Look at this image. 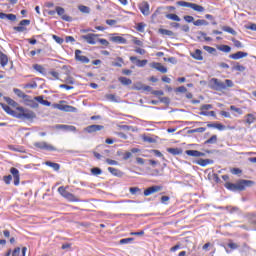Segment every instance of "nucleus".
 <instances>
[{
	"label": "nucleus",
	"mask_w": 256,
	"mask_h": 256,
	"mask_svg": "<svg viewBox=\"0 0 256 256\" xmlns=\"http://www.w3.org/2000/svg\"><path fill=\"white\" fill-rule=\"evenodd\" d=\"M213 163V160L210 159H202L196 161V165H200V167H207V165H211Z\"/></svg>",
	"instance_id": "27"
},
{
	"label": "nucleus",
	"mask_w": 256,
	"mask_h": 256,
	"mask_svg": "<svg viewBox=\"0 0 256 256\" xmlns=\"http://www.w3.org/2000/svg\"><path fill=\"white\" fill-rule=\"evenodd\" d=\"M185 153L189 157H205V153L198 150H186Z\"/></svg>",
	"instance_id": "23"
},
{
	"label": "nucleus",
	"mask_w": 256,
	"mask_h": 256,
	"mask_svg": "<svg viewBox=\"0 0 256 256\" xmlns=\"http://www.w3.org/2000/svg\"><path fill=\"white\" fill-rule=\"evenodd\" d=\"M97 43H100V45H103V47H109V41H107V39L98 38Z\"/></svg>",
	"instance_id": "48"
},
{
	"label": "nucleus",
	"mask_w": 256,
	"mask_h": 256,
	"mask_svg": "<svg viewBox=\"0 0 256 256\" xmlns=\"http://www.w3.org/2000/svg\"><path fill=\"white\" fill-rule=\"evenodd\" d=\"M31 25V20H21L18 24V26H14L13 30L16 31V33H26L27 27Z\"/></svg>",
	"instance_id": "8"
},
{
	"label": "nucleus",
	"mask_w": 256,
	"mask_h": 256,
	"mask_svg": "<svg viewBox=\"0 0 256 256\" xmlns=\"http://www.w3.org/2000/svg\"><path fill=\"white\" fill-rule=\"evenodd\" d=\"M14 93H16V95H18V97H21L22 99H25V97H27V95L19 89H14Z\"/></svg>",
	"instance_id": "52"
},
{
	"label": "nucleus",
	"mask_w": 256,
	"mask_h": 256,
	"mask_svg": "<svg viewBox=\"0 0 256 256\" xmlns=\"http://www.w3.org/2000/svg\"><path fill=\"white\" fill-rule=\"evenodd\" d=\"M191 57L196 59V61H203V52L200 49H196L193 53H191Z\"/></svg>",
	"instance_id": "25"
},
{
	"label": "nucleus",
	"mask_w": 256,
	"mask_h": 256,
	"mask_svg": "<svg viewBox=\"0 0 256 256\" xmlns=\"http://www.w3.org/2000/svg\"><path fill=\"white\" fill-rule=\"evenodd\" d=\"M24 89H37V82H30L25 84Z\"/></svg>",
	"instance_id": "44"
},
{
	"label": "nucleus",
	"mask_w": 256,
	"mask_h": 256,
	"mask_svg": "<svg viewBox=\"0 0 256 256\" xmlns=\"http://www.w3.org/2000/svg\"><path fill=\"white\" fill-rule=\"evenodd\" d=\"M234 47H237V49H241L243 47V43H241V41L235 39V38H232L231 39Z\"/></svg>",
	"instance_id": "43"
},
{
	"label": "nucleus",
	"mask_w": 256,
	"mask_h": 256,
	"mask_svg": "<svg viewBox=\"0 0 256 256\" xmlns=\"http://www.w3.org/2000/svg\"><path fill=\"white\" fill-rule=\"evenodd\" d=\"M65 100H61L58 104H52L53 109H58L59 111H64L65 113H77V108L71 105L65 104Z\"/></svg>",
	"instance_id": "5"
},
{
	"label": "nucleus",
	"mask_w": 256,
	"mask_h": 256,
	"mask_svg": "<svg viewBox=\"0 0 256 256\" xmlns=\"http://www.w3.org/2000/svg\"><path fill=\"white\" fill-rule=\"evenodd\" d=\"M10 173L14 177V185L17 187L19 185L20 181H21V177L19 175V170L15 167H12L10 169Z\"/></svg>",
	"instance_id": "17"
},
{
	"label": "nucleus",
	"mask_w": 256,
	"mask_h": 256,
	"mask_svg": "<svg viewBox=\"0 0 256 256\" xmlns=\"http://www.w3.org/2000/svg\"><path fill=\"white\" fill-rule=\"evenodd\" d=\"M207 127L213 128V129H218V131H225V129H226V126L221 123L208 124Z\"/></svg>",
	"instance_id": "29"
},
{
	"label": "nucleus",
	"mask_w": 256,
	"mask_h": 256,
	"mask_svg": "<svg viewBox=\"0 0 256 256\" xmlns=\"http://www.w3.org/2000/svg\"><path fill=\"white\" fill-rule=\"evenodd\" d=\"M158 33H160V35H166L167 37H173V35H174L173 31L167 30V29H163V28H160L158 30Z\"/></svg>",
	"instance_id": "34"
},
{
	"label": "nucleus",
	"mask_w": 256,
	"mask_h": 256,
	"mask_svg": "<svg viewBox=\"0 0 256 256\" xmlns=\"http://www.w3.org/2000/svg\"><path fill=\"white\" fill-rule=\"evenodd\" d=\"M139 10L145 17L149 16L151 14L149 2L143 1L139 4Z\"/></svg>",
	"instance_id": "12"
},
{
	"label": "nucleus",
	"mask_w": 256,
	"mask_h": 256,
	"mask_svg": "<svg viewBox=\"0 0 256 256\" xmlns=\"http://www.w3.org/2000/svg\"><path fill=\"white\" fill-rule=\"evenodd\" d=\"M249 53L243 52V51H238L234 54H230L229 58L233 59L234 61H239V59H244V57H248Z\"/></svg>",
	"instance_id": "15"
},
{
	"label": "nucleus",
	"mask_w": 256,
	"mask_h": 256,
	"mask_svg": "<svg viewBox=\"0 0 256 256\" xmlns=\"http://www.w3.org/2000/svg\"><path fill=\"white\" fill-rule=\"evenodd\" d=\"M200 115L204 117H216L215 111H200Z\"/></svg>",
	"instance_id": "40"
},
{
	"label": "nucleus",
	"mask_w": 256,
	"mask_h": 256,
	"mask_svg": "<svg viewBox=\"0 0 256 256\" xmlns=\"http://www.w3.org/2000/svg\"><path fill=\"white\" fill-rule=\"evenodd\" d=\"M52 38L54 39V41L56 43H58V45H63V43L65 41L63 38H61V37H59L57 35H52Z\"/></svg>",
	"instance_id": "46"
},
{
	"label": "nucleus",
	"mask_w": 256,
	"mask_h": 256,
	"mask_svg": "<svg viewBox=\"0 0 256 256\" xmlns=\"http://www.w3.org/2000/svg\"><path fill=\"white\" fill-rule=\"evenodd\" d=\"M34 147L36 149H41L42 151H57V148L45 141L42 142H35Z\"/></svg>",
	"instance_id": "9"
},
{
	"label": "nucleus",
	"mask_w": 256,
	"mask_h": 256,
	"mask_svg": "<svg viewBox=\"0 0 256 256\" xmlns=\"http://www.w3.org/2000/svg\"><path fill=\"white\" fill-rule=\"evenodd\" d=\"M35 101L40 103V105H44V107H51V102L45 100L43 96H36L34 97Z\"/></svg>",
	"instance_id": "24"
},
{
	"label": "nucleus",
	"mask_w": 256,
	"mask_h": 256,
	"mask_svg": "<svg viewBox=\"0 0 256 256\" xmlns=\"http://www.w3.org/2000/svg\"><path fill=\"white\" fill-rule=\"evenodd\" d=\"M254 183L255 182L251 180H239L237 183L226 182L224 187H226L228 191H245L247 187H251Z\"/></svg>",
	"instance_id": "2"
},
{
	"label": "nucleus",
	"mask_w": 256,
	"mask_h": 256,
	"mask_svg": "<svg viewBox=\"0 0 256 256\" xmlns=\"http://www.w3.org/2000/svg\"><path fill=\"white\" fill-rule=\"evenodd\" d=\"M133 241V238H124L120 240V245H125L127 243H131Z\"/></svg>",
	"instance_id": "59"
},
{
	"label": "nucleus",
	"mask_w": 256,
	"mask_h": 256,
	"mask_svg": "<svg viewBox=\"0 0 256 256\" xmlns=\"http://www.w3.org/2000/svg\"><path fill=\"white\" fill-rule=\"evenodd\" d=\"M91 173H92V175H101V173H103V171L101 170V168L94 167L91 169Z\"/></svg>",
	"instance_id": "51"
},
{
	"label": "nucleus",
	"mask_w": 256,
	"mask_h": 256,
	"mask_svg": "<svg viewBox=\"0 0 256 256\" xmlns=\"http://www.w3.org/2000/svg\"><path fill=\"white\" fill-rule=\"evenodd\" d=\"M228 247H229V249H231L232 251H235V249H239V246L237 245V243L231 242V241L228 243Z\"/></svg>",
	"instance_id": "54"
},
{
	"label": "nucleus",
	"mask_w": 256,
	"mask_h": 256,
	"mask_svg": "<svg viewBox=\"0 0 256 256\" xmlns=\"http://www.w3.org/2000/svg\"><path fill=\"white\" fill-rule=\"evenodd\" d=\"M108 171L109 173H111V175H114V177H122L123 176V172H121V170L114 168V167H108Z\"/></svg>",
	"instance_id": "28"
},
{
	"label": "nucleus",
	"mask_w": 256,
	"mask_h": 256,
	"mask_svg": "<svg viewBox=\"0 0 256 256\" xmlns=\"http://www.w3.org/2000/svg\"><path fill=\"white\" fill-rule=\"evenodd\" d=\"M217 141H218L217 135H212L208 140L204 142V145H215Z\"/></svg>",
	"instance_id": "32"
},
{
	"label": "nucleus",
	"mask_w": 256,
	"mask_h": 256,
	"mask_svg": "<svg viewBox=\"0 0 256 256\" xmlns=\"http://www.w3.org/2000/svg\"><path fill=\"white\" fill-rule=\"evenodd\" d=\"M83 53L81 50H75V59L76 61H79L80 63H89V58L87 56L81 55Z\"/></svg>",
	"instance_id": "16"
},
{
	"label": "nucleus",
	"mask_w": 256,
	"mask_h": 256,
	"mask_svg": "<svg viewBox=\"0 0 256 256\" xmlns=\"http://www.w3.org/2000/svg\"><path fill=\"white\" fill-rule=\"evenodd\" d=\"M118 81L119 83H121V85H125V86L131 85L133 83L131 79L123 76L119 77Z\"/></svg>",
	"instance_id": "30"
},
{
	"label": "nucleus",
	"mask_w": 256,
	"mask_h": 256,
	"mask_svg": "<svg viewBox=\"0 0 256 256\" xmlns=\"http://www.w3.org/2000/svg\"><path fill=\"white\" fill-rule=\"evenodd\" d=\"M218 49L223 53H231V47L229 45H221Z\"/></svg>",
	"instance_id": "42"
},
{
	"label": "nucleus",
	"mask_w": 256,
	"mask_h": 256,
	"mask_svg": "<svg viewBox=\"0 0 256 256\" xmlns=\"http://www.w3.org/2000/svg\"><path fill=\"white\" fill-rule=\"evenodd\" d=\"M99 37H101V34L89 33L86 35H82L80 37V39H82V41H86V43H88V45H97V41H98Z\"/></svg>",
	"instance_id": "7"
},
{
	"label": "nucleus",
	"mask_w": 256,
	"mask_h": 256,
	"mask_svg": "<svg viewBox=\"0 0 256 256\" xmlns=\"http://www.w3.org/2000/svg\"><path fill=\"white\" fill-rule=\"evenodd\" d=\"M110 41L112 43H118V45H125L127 43V39L123 36H117V34H111Z\"/></svg>",
	"instance_id": "13"
},
{
	"label": "nucleus",
	"mask_w": 256,
	"mask_h": 256,
	"mask_svg": "<svg viewBox=\"0 0 256 256\" xmlns=\"http://www.w3.org/2000/svg\"><path fill=\"white\" fill-rule=\"evenodd\" d=\"M56 13H57V15H59V17H61V19L63 21H71V17H69V16H67V14H65V8H63L61 6H57Z\"/></svg>",
	"instance_id": "14"
},
{
	"label": "nucleus",
	"mask_w": 256,
	"mask_h": 256,
	"mask_svg": "<svg viewBox=\"0 0 256 256\" xmlns=\"http://www.w3.org/2000/svg\"><path fill=\"white\" fill-rule=\"evenodd\" d=\"M255 116L253 114H247L245 116V122L248 124V125H252V123H255Z\"/></svg>",
	"instance_id": "35"
},
{
	"label": "nucleus",
	"mask_w": 256,
	"mask_h": 256,
	"mask_svg": "<svg viewBox=\"0 0 256 256\" xmlns=\"http://www.w3.org/2000/svg\"><path fill=\"white\" fill-rule=\"evenodd\" d=\"M56 129H63L64 131H69L71 133H75V131H77V127L72 125H65V124L57 125Z\"/></svg>",
	"instance_id": "21"
},
{
	"label": "nucleus",
	"mask_w": 256,
	"mask_h": 256,
	"mask_svg": "<svg viewBox=\"0 0 256 256\" xmlns=\"http://www.w3.org/2000/svg\"><path fill=\"white\" fill-rule=\"evenodd\" d=\"M12 180H13V176H11V175L3 177V181H4V183H6V185H10Z\"/></svg>",
	"instance_id": "53"
},
{
	"label": "nucleus",
	"mask_w": 256,
	"mask_h": 256,
	"mask_svg": "<svg viewBox=\"0 0 256 256\" xmlns=\"http://www.w3.org/2000/svg\"><path fill=\"white\" fill-rule=\"evenodd\" d=\"M203 49L207 51L208 53H215V48L211 46H203Z\"/></svg>",
	"instance_id": "62"
},
{
	"label": "nucleus",
	"mask_w": 256,
	"mask_h": 256,
	"mask_svg": "<svg viewBox=\"0 0 256 256\" xmlns=\"http://www.w3.org/2000/svg\"><path fill=\"white\" fill-rule=\"evenodd\" d=\"M7 63H9V57L2 51H0V65L1 67H6Z\"/></svg>",
	"instance_id": "26"
},
{
	"label": "nucleus",
	"mask_w": 256,
	"mask_h": 256,
	"mask_svg": "<svg viewBox=\"0 0 256 256\" xmlns=\"http://www.w3.org/2000/svg\"><path fill=\"white\" fill-rule=\"evenodd\" d=\"M145 27H147V24L140 22L136 25V31H139V33H145Z\"/></svg>",
	"instance_id": "37"
},
{
	"label": "nucleus",
	"mask_w": 256,
	"mask_h": 256,
	"mask_svg": "<svg viewBox=\"0 0 256 256\" xmlns=\"http://www.w3.org/2000/svg\"><path fill=\"white\" fill-rule=\"evenodd\" d=\"M232 71H245V66L239 64V62L234 63V66L232 67Z\"/></svg>",
	"instance_id": "36"
},
{
	"label": "nucleus",
	"mask_w": 256,
	"mask_h": 256,
	"mask_svg": "<svg viewBox=\"0 0 256 256\" xmlns=\"http://www.w3.org/2000/svg\"><path fill=\"white\" fill-rule=\"evenodd\" d=\"M133 89H135V91H152L153 90L151 86H147L141 82H136L133 86Z\"/></svg>",
	"instance_id": "18"
},
{
	"label": "nucleus",
	"mask_w": 256,
	"mask_h": 256,
	"mask_svg": "<svg viewBox=\"0 0 256 256\" xmlns=\"http://www.w3.org/2000/svg\"><path fill=\"white\" fill-rule=\"evenodd\" d=\"M152 95H156L157 97L163 96V91L162 90H153Z\"/></svg>",
	"instance_id": "63"
},
{
	"label": "nucleus",
	"mask_w": 256,
	"mask_h": 256,
	"mask_svg": "<svg viewBox=\"0 0 256 256\" xmlns=\"http://www.w3.org/2000/svg\"><path fill=\"white\" fill-rule=\"evenodd\" d=\"M58 193H60L61 196L70 203H81V199H79V197L75 196L73 193L67 191V188L64 186H60L58 188Z\"/></svg>",
	"instance_id": "4"
},
{
	"label": "nucleus",
	"mask_w": 256,
	"mask_h": 256,
	"mask_svg": "<svg viewBox=\"0 0 256 256\" xmlns=\"http://www.w3.org/2000/svg\"><path fill=\"white\" fill-rule=\"evenodd\" d=\"M152 69H156V71H160V73H167V67L163 66V64L159 62H153L150 64Z\"/></svg>",
	"instance_id": "19"
},
{
	"label": "nucleus",
	"mask_w": 256,
	"mask_h": 256,
	"mask_svg": "<svg viewBox=\"0 0 256 256\" xmlns=\"http://www.w3.org/2000/svg\"><path fill=\"white\" fill-rule=\"evenodd\" d=\"M29 106L32 108V109H37L39 107V103H37V100H29Z\"/></svg>",
	"instance_id": "49"
},
{
	"label": "nucleus",
	"mask_w": 256,
	"mask_h": 256,
	"mask_svg": "<svg viewBox=\"0 0 256 256\" xmlns=\"http://www.w3.org/2000/svg\"><path fill=\"white\" fill-rule=\"evenodd\" d=\"M78 9L81 13H90L91 9L85 5L78 6Z\"/></svg>",
	"instance_id": "45"
},
{
	"label": "nucleus",
	"mask_w": 256,
	"mask_h": 256,
	"mask_svg": "<svg viewBox=\"0 0 256 256\" xmlns=\"http://www.w3.org/2000/svg\"><path fill=\"white\" fill-rule=\"evenodd\" d=\"M222 30L225 31L226 33H230V35H237V32L229 26L222 27Z\"/></svg>",
	"instance_id": "41"
},
{
	"label": "nucleus",
	"mask_w": 256,
	"mask_h": 256,
	"mask_svg": "<svg viewBox=\"0 0 256 256\" xmlns=\"http://www.w3.org/2000/svg\"><path fill=\"white\" fill-rule=\"evenodd\" d=\"M141 192V189H139V187H131L130 188V193L132 195H136L137 193H140Z\"/></svg>",
	"instance_id": "58"
},
{
	"label": "nucleus",
	"mask_w": 256,
	"mask_h": 256,
	"mask_svg": "<svg viewBox=\"0 0 256 256\" xmlns=\"http://www.w3.org/2000/svg\"><path fill=\"white\" fill-rule=\"evenodd\" d=\"M26 255H27V247H23L22 249L20 247H16L12 251V256H26Z\"/></svg>",
	"instance_id": "20"
},
{
	"label": "nucleus",
	"mask_w": 256,
	"mask_h": 256,
	"mask_svg": "<svg viewBox=\"0 0 256 256\" xmlns=\"http://www.w3.org/2000/svg\"><path fill=\"white\" fill-rule=\"evenodd\" d=\"M130 61L132 63L136 62V66L137 67H145V65H147V63H148L147 60H139V59H137V56H131L130 57Z\"/></svg>",
	"instance_id": "22"
},
{
	"label": "nucleus",
	"mask_w": 256,
	"mask_h": 256,
	"mask_svg": "<svg viewBox=\"0 0 256 256\" xmlns=\"http://www.w3.org/2000/svg\"><path fill=\"white\" fill-rule=\"evenodd\" d=\"M159 191H163V186L154 185L144 190V196L149 197V195H153V193H159Z\"/></svg>",
	"instance_id": "10"
},
{
	"label": "nucleus",
	"mask_w": 256,
	"mask_h": 256,
	"mask_svg": "<svg viewBox=\"0 0 256 256\" xmlns=\"http://www.w3.org/2000/svg\"><path fill=\"white\" fill-rule=\"evenodd\" d=\"M105 126L93 124L84 128V133H97V131H103Z\"/></svg>",
	"instance_id": "11"
},
{
	"label": "nucleus",
	"mask_w": 256,
	"mask_h": 256,
	"mask_svg": "<svg viewBox=\"0 0 256 256\" xmlns=\"http://www.w3.org/2000/svg\"><path fill=\"white\" fill-rule=\"evenodd\" d=\"M2 109L12 117H16V119H35V112L25 109L23 107H17L15 110L11 109L7 104H0Z\"/></svg>",
	"instance_id": "1"
},
{
	"label": "nucleus",
	"mask_w": 256,
	"mask_h": 256,
	"mask_svg": "<svg viewBox=\"0 0 256 256\" xmlns=\"http://www.w3.org/2000/svg\"><path fill=\"white\" fill-rule=\"evenodd\" d=\"M184 21H186V23H193V21H195V18H193V16H184Z\"/></svg>",
	"instance_id": "60"
},
{
	"label": "nucleus",
	"mask_w": 256,
	"mask_h": 256,
	"mask_svg": "<svg viewBox=\"0 0 256 256\" xmlns=\"http://www.w3.org/2000/svg\"><path fill=\"white\" fill-rule=\"evenodd\" d=\"M210 84L212 89H214V91H225L227 87H233L234 85L233 80L226 79L225 82H222L217 78H212L210 80Z\"/></svg>",
	"instance_id": "3"
},
{
	"label": "nucleus",
	"mask_w": 256,
	"mask_h": 256,
	"mask_svg": "<svg viewBox=\"0 0 256 256\" xmlns=\"http://www.w3.org/2000/svg\"><path fill=\"white\" fill-rule=\"evenodd\" d=\"M6 19L8 21H17V16L15 14H6Z\"/></svg>",
	"instance_id": "57"
},
{
	"label": "nucleus",
	"mask_w": 256,
	"mask_h": 256,
	"mask_svg": "<svg viewBox=\"0 0 256 256\" xmlns=\"http://www.w3.org/2000/svg\"><path fill=\"white\" fill-rule=\"evenodd\" d=\"M167 152L171 155H181L183 150L181 148H167Z\"/></svg>",
	"instance_id": "31"
},
{
	"label": "nucleus",
	"mask_w": 256,
	"mask_h": 256,
	"mask_svg": "<svg viewBox=\"0 0 256 256\" xmlns=\"http://www.w3.org/2000/svg\"><path fill=\"white\" fill-rule=\"evenodd\" d=\"M45 164L47 165V167H51L52 169H54V171H59V169H61V165L55 162L47 161Z\"/></svg>",
	"instance_id": "33"
},
{
	"label": "nucleus",
	"mask_w": 256,
	"mask_h": 256,
	"mask_svg": "<svg viewBox=\"0 0 256 256\" xmlns=\"http://www.w3.org/2000/svg\"><path fill=\"white\" fill-rule=\"evenodd\" d=\"M209 109H213V105L205 104V105L201 106L200 111H208Z\"/></svg>",
	"instance_id": "56"
},
{
	"label": "nucleus",
	"mask_w": 256,
	"mask_h": 256,
	"mask_svg": "<svg viewBox=\"0 0 256 256\" xmlns=\"http://www.w3.org/2000/svg\"><path fill=\"white\" fill-rule=\"evenodd\" d=\"M166 19H170V21H181V18L177 14H166Z\"/></svg>",
	"instance_id": "38"
},
{
	"label": "nucleus",
	"mask_w": 256,
	"mask_h": 256,
	"mask_svg": "<svg viewBox=\"0 0 256 256\" xmlns=\"http://www.w3.org/2000/svg\"><path fill=\"white\" fill-rule=\"evenodd\" d=\"M231 111H235V113H239V115H243V110L241 108H237L234 105L230 106Z\"/></svg>",
	"instance_id": "55"
},
{
	"label": "nucleus",
	"mask_w": 256,
	"mask_h": 256,
	"mask_svg": "<svg viewBox=\"0 0 256 256\" xmlns=\"http://www.w3.org/2000/svg\"><path fill=\"white\" fill-rule=\"evenodd\" d=\"M177 5L179 7H189L190 9H193V11H196L197 13H203L205 11V7L199 4L191 3V2L178 1Z\"/></svg>",
	"instance_id": "6"
},
{
	"label": "nucleus",
	"mask_w": 256,
	"mask_h": 256,
	"mask_svg": "<svg viewBox=\"0 0 256 256\" xmlns=\"http://www.w3.org/2000/svg\"><path fill=\"white\" fill-rule=\"evenodd\" d=\"M33 69H35V71H37L38 73H41V75H45V69L43 66L35 64L33 65Z\"/></svg>",
	"instance_id": "39"
},
{
	"label": "nucleus",
	"mask_w": 256,
	"mask_h": 256,
	"mask_svg": "<svg viewBox=\"0 0 256 256\" xmlns=\"http://www.w3.org/2000/svg\"><path fill=\"white\" fill-rule=\"evenodd\" d=\"M106 25L113 27V25H117V20L108 19V20H106Z\"/></svg>",
	"instance_id": "61"
},
{
	"label": "nucleus",
	"mask_w": 256,
	"mask_h": 256,
	"mask_svg": "<svg viewBox=\"0 0 256 256\" xmlns=\"http://www.w3.org/2000/svg\"><path fill=\"white\" fill-rule=\"evenodd\" d=\"M48 75H51L50 79L59 80V72L57 71H50Z\"/></svg>",
	"instance_id": "47"
},
{
	"label": "nucleus",
	"mask_w": 256,
	"mask_h": 256,
	"mask_svg": "<svg viewBox=\"0 0 256 256\" xmlns=\"http://www.w3.org/2000/svg\"><path fill=\"white\" fill-rule=\"evenodd\" d=\"M151 153H153L156 157H163V153L159 150H151Z\"/></svg>",
	"instance_id": "64"
},
{
	"label": "nucleus",
	"mask_w": 256,
	"mask_h": 256,
	"mask_svg": "<svg viewBox=\"0 0 256 256\" xmlns=\"http://www.w3.org/2000/svg\"><path fill=\"white\" fill-rule=\"evenodd\" d=\"M193 25H195L196 27H199L201 25H207V21L198 19V20L193 22Z\"/></svg>",
	"instance_id": "50"
}]
</instances>
